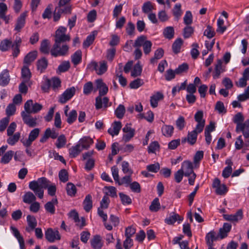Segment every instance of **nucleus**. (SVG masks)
Returning a JSON list of instances; mask_svg holds the SVG:
<instances>
[{"instance_id": "1", "label": "nucleus", "mask_w": 249, "mask_h": 249, "mask_svg": "<svg viewBox=\"0 0 249 249\" xmlns=\"http://www.w3.org/2000/svg\"><path fill=\"white\" fill-rule=\"evenodd\" d=\"M51 184L46 178H39L36 181H32L29 183V187L39 198H42L44 195V189H47Z\"/></svg>"}, {"instance_id": "2", "label": "nucleus", "mask_w": 249, "mask_h": 249, "mask_svg": "<svg viewBox=\"0 0 249 249\" xmlns=\"http://www.w3.org/2000/svg\"><path fill=\"white\" fill-rule=\"evenodd\" d=\"M95 84L96 89L95 90H99V95L95 98V106L97 108L101 107V96H103L107 94L108 91V87L103 82L101 79H97L95 81Z\"/></svg>"}, {"instance_id": "3", "label": "nucleus", "mask_w": 249, "mask_h": 249, "mask_svg": "<svg viewBox=\"0 0 249 249\" xmlns=\"http://www.w3.org/2000/svg\"><path fill=\"white\" fill-rule=\"evenodd\" d=\"M69 49V46L66 44L61 46V43H54L50 50V53L52 56L55 57L58 56H65L68 54Z\"/></svg>"}, {"instance_id": "4", "label": "nucleus", "mask_w": 249, "mask_h": 249, "mask_svg": "<svg viewBox=\"0 0 249 249\" xmlns=\"http://www.w3.org/2000/svg\"><path fill=\"white\" fill-rule=\"evenodd\" d=\"M66 28L64 27H59L55 32L54 43H61L66 41H69L71 37L69 35H66Z\"/></svg>"}, {"instance_id": "5", "label": "nucleus", "mask_w": 249, "mask_h": 249, "mask_svg": "<svg viewBox=\"0 0 249 249\" xmlns=\"http://www.w3.org/2000/svg\"><path fill=\"white\" fill-rule=\"evenodd\" d=\"M39 133V128H34L30 132L28 139H22L20 140V142L23 146L26 147H29L32 145V142L38 137Z\"/></svg>"}, {"instance_id": "6", "label": "nucleus", "mask_w": 249, "mask_h": 249, "mask_svg": "<svg viewBox=\"0 0 249 249\" xmlns=\"http://www.w3.org/2000/svg\"><path fill=\"white\" fill-rule=\"evenodd\" d=\"M236 132H242L243 135L245 138V147H249V119L247 120L243 124L237 129Z\"/></svg>"}, {"instance_id": "7", "label": "nucleus", "mask_w": 249, "mask_h": 249, "mask_svg": "<svg viewBox=\"0 0 249 249\" xmlns=\"http://www.w3.org/2000/svg\"><path fill=\"white\" fill-rule=\"evenodd\" d=\"M45 237L46 240L50 243H53L55 240H59L61 239L58 231L53 230L52 228H49L45 231Z\"/></svg>"}, {"instance_id": "8", "label": "nucleus", "mask_w": 249, "mask_h": 249, "mask_svg": "<svg viewBox=\"0 0 249 249\" xmlns=\"http://www.w3.org/2000/svg\"><path fill=\"white\" fill-rule=\"evenodd\" d=\"M74 87L67 89L59 97L58 101L61 104H65L70 100L75 93Z\"/></svg>"}, {"instance_id": "9", "label": "nucleus", "mask_w": 249, "mask_h": 249, "mask_svg": "<svg viewBox=\"0 0 249 249\" xmlns=\"http://www.w3.org/2000/svg\"><path fill=\"white\" fill-rule=\"evenodd\" d=\"M212 186L215 189V193L218 195H225L228 190L226 185L221 184L220 180L218 178H215L213 180Z\"/></svg>"}, {"instance_id": "10", "label": "nucleus", "mask_w": 249, "mask_h": 249, "mask_svg": "<svg viewBox=\"0 0 249 249\" xmlns=\"http://www.w3.org/2000/svg\"><path fill=\"white\" fill-rule=\"evenodd\" d=\"M30 114L25 113V111H22L21 115L24 124L30 127H34L37 124V118L36 117H33Z\"/></svg>"}, {"instance_id": "11", "label": "nucleus", "mask_w": 249, "mask_h": 249, "mask_svg": "<svg viewBox=\"0 0 249 249\" xmlns=\"http://www.w3.org/2000/svg\"><path fill=\"white\" fill-rule=\"evenodd\" d=\"M203 112L201 110H199L196 112L195 115V120L197 123L196 127L198 132H201L203 131L205 125V121L203 119Z\"/></svg>"}, {"instance_id": "12", "label": "nucleus", "mask_w": 249, "mask_h": 249, "mask_svg": "<svg viewBox=\"0 0 249 249\" xmlns=\"http://www.w3.org/2000/svg\"><path fill=\"white\" fill-rule=\"evenodd\" d=\"M123 131L125 133L123 135V140L127 142L134 137L135 130L131 127L130 124H127L123 128Z\"/></svg>"}, {"instance_id": "13", "label": "nucleus", "mask_w": 249, "mask_h": 249, "mask_svg": "<svg viewBox=\"0 0 249 249\" xmlns=\"http://www.w3.org/2000/svg\"><path fill=\"white\" fill-rule=\"evenodd\" d=\"M224 218L227 221L232 222H237L242 219L243 213L242 209H239L234 214H224Z\"/></svg>"}, {"instance_id": "14", "label": "nucleus", "mask_w": 249, "mask_h": 249, "mask_svg": "<svg viewBox=\"0 0 249 249\" xmlns=\"http://www.w3.org/2000/svg\"><path fill=\"white\" fill-rule=\"evenodd\" d=\"M180 170H182L185 176H189L190 174L194 173L193 163L189 160H185L182 162Z\"/></svg>"}, {"instance_id": "15", "label": "nucleus", "mask_w": 249, "mask_h": 249, "mask_svg": "<svg viewBox=\"0 0 249 249\" xmlns=\"http://www.w3.org/2000/svg\"><path fill=\"white\" fill-rule=\"evenodd\" d=\"M27 222L28 226L25 230L28 232H31L37 226V221L34 216L28 215L27 216Z\"/></svg>"}, {"instance_id": "16", "label": "nucleus", "mask_w": 249, "mask_h": 249, "mask_svg": "<svg viewBox=\"0 0 249 249\" xmlns=\"http://www.w3.org/2000/svg\"><path fill=\"white\" fill-rule=\"evenodd\" d=\"M69 215L70 217L76 223V225L80 228H82L85 225V219L82 217L81 221L79 218L78 213L75 210L71 211L69 213Z\"/></svg>"}, {"instance_id": "17", "label": "nucleus", "mask_w": 249, "mask_h": 249, "mask_svg": "<svg viewBox=\"0 0 249 249\" xmlns=\"http://www.w3.org/2000/svg\"><path fill=\"white\" fill-rule=\"evenodd\" d=\"M10 80L9 71L5 69L0 74V85L2 87L7 86Z\"/></svg>"}, {"instance_id": "18", "label": "nucleus", "mask_w": 249, "mask_h": 249, "mask_svg": "<svg viewBox=\"0 0 249 249\" xmlns=\"http://www.w3.org/2000/svg\"><path fill=\"white\" fill-rule=\"evenodd\" d=\"M90 244L93 249H101L103 246L102 238L99 235H95L90 240Z\"/></svg>"}, {"instance_id": "19", "label": "nucleus", "mask_w": 249, "mask_h": 249, "mask_svg": "<svg viewBox=\"0 0 249 249\" xmlns=\"http://www.w3.org/2000/svg\"><path fill=\"white\" fill-rule=\"evenodd\" d=\"M11 230L14 235L18 240L20 246V249H25L24 239L20 235L18 230L14 227H11Z\"/></svg>"}, {"instance_id": "20", "label": "nucleus", "mask_w": 249, "mask_h": 249, "mask_svg": "<svg viewBox=\"0 0 249 249\" xmlns=\"http://www.w3.org/2000/svg\"><path fill=\"white\" fill-rule=\"evenodd\" d=\"M57 199L56 198H53L51 201L47 202L45 204L44 208L47 212L53 214L55 211V205H57Z\"/></svg>"}, {"instance_id": "21", "label": "nucleus", "mask_w": 249, "mask_h": 249, "mask_svg": "<svg viewBox=\"0 0 249 249\" xmlns=\"http://www.w3.org/2000/svg\"><path fill=\"white\" fill-rule=\"evenodd\" d=\"M217 236H216V232L212 231L210 232H208L205 237V240L206 242V244L208 245V247L212 248L213 247V241L216 240L217 239Z\"/></svg>"}, {"instance_id": "22", "label": "nucleus", "mask_w": 249, "mask_h": 249, "mask_svg": "<svg viewBox=\"0 0 249 249\" xmlns=\"http://www.w3.org/2000/svg\"><path fill=\"white\" fill-rule=\"evenodd\" d=\"M163 94L160 92H157L150 97V105L155 108L158 106V102L163 99Z\"/></svg>"}, {"instance_id": "23", "label": "nucleus", "mask_w": 249, "mask_h": 249, "mask_svg": "<svg viewBox=\"0 0 249 249\" xmlns=\"http://www.w3.org/2000/svg\"><path fill=\"white\" fill-rule=\"evenodd\" d=\"M112 128L108 129V133L112 136L117 135L122 128V123L120 121H115L112 124Z\"/></svg>"}, {"instance_id": "24", "label": "nucleus", "mask_w": 249, "mask_h": 249, "mask_svg": "<svg viewBox=\"0 0 249 249\" xmlns=\"http://www.w3.org/2000/svg\"><path fill=\"white\" fill-rule=\"evenodd\" d=\"M83 149L80 146V144H76L75 145L71 146L69 149V156L71 158H74L80 154Z\"/></svg>"}, {"instance_id": "25", "label": "nucleus", "mask_w": 249, "mask_h": 249, "mask_svg": "<svg viewBox=\"0 0 249 249\" xmlns=\"http://www.w3.org/2000/svg\"><path fill=\"white\" fill-rule=\"evenodd\" d=\"M200 132H198L196 127L191 132H189L187 135V142L191 145H194L196 141L197 134Z\"/></svg>"}, {"instance_id": "26", "label": "nucleus", "mask_w": 249, "mask_h": 249, "mask_svg": "<svg viewBox=\"0 0 249 249\" xmlns=\"http://www.w3.org/2000/svg\"><path fill=\"white\" fill-rule=\"evenodd\" d=\"M26 14L24 13H22L18 18L15 26V30L19 32L23 28L25 23V18Z\"/></svg>"}, {"instance_id": "27", "label": "nucleus", "mask_w": 249, "mask_h": 249, "mask_svg": "<svg viewBox=\"0 0 249 249\" xmlns=\"http://www.w3.org/2000/svg\"><path fill=\"white\" fill-rule=\"evenodd\" d=\"M183 219V217H180L178 214L173 213L169 217L165 218V222L168 225H172L177 220L181 221Z\"/></svg>"}, {"instance_id": "28", "label": "nucleus", "mask_w": 249, "mask_h": 249, "mask_svg": "<svg viewBox=\"0 0 249 249\" xmlns=\"http://www.w3.org/2000/svg\"><path fill=\"white\" fill-rule=\"evenodd\" d=\"M93 143V141L92 139L89 137H84L80 140L78 144H80L82 149H87Z\"/></svg>"}, {"instance_id": "29", "label": "nucleus", "mask_w": 249, "mask_h": 249, "mask_svg": "<svg viewBox=\"0 0 249 249\" xmlns=\"http://www.w3.org/2000/svg\"><path fill=\"white\" fill-rule=\"evenodd\" d=\"M37 55V51H34L29 53L24 58V63L28 66L31 64L36 58Z\"/></svg>"}, {"instance_id": "30", "label": "nucleus", "mask_w": 249, "mask_h": 249, "mask_svg": "<svg viewBox=\"0 0 249 249\" xmlns=\"http://www.w3.org/2000/svg\"><path fill=\"white\" fill-rule=\"evenodd\" d=\"M82 53L80 50L76 51L71 56V62L76 66L82 61Z\"/></svg>"}, {"instance_id": "31", "label": "nucleus", "mask_w": 249, "mask_h": 249, "mask_svg": "<svg viewBox=\"0 0 249 249\" xmlns=\"http://www.w3.org/2000/svg\"><path fill=\"white\" fill-rule=\"evenodd\" d=\"M84 209L86 212H89L92 207V196L90 195H87L83 201Z\"/></svg>"}, {"instance_id": "32", "label": "nucleus", "mask_w": 249, "mask_h": 249, "mask_svg": "<svg viewBox=\"0 0 249 249\" xmlns=\"http://www.w3.org/2000/svg\"><path fill=\"white\" fill-rule=\"evenodd\" d=\"M48 64V62L47 59L45 57H43L40 59H39L37 61V68L41 73L44 71L46 69Z\"/></svg>"}, {"instance_id": "33", "label": "nucleus", "mask_w": 249, "mask_h": 249, "mask_svg": "<svg viewBox=\"0 0 249 249\" xmlns=\"http://www.w3.org/2000/svg\"><path fill=\"white\" fill-rule=\"evenodd\" d=\"M174 128L171 125H163L161 128L162 134L166 137H170L174 132Z\"/></svg>"}, {"instance_id": "34", "label": "nucleus", "mask_w": 249, "mask_h": 249, "mask_svg": "<svg viewBox=\"0 0 249 249\" xmlns=\"http://www.w3.org/2000/svg\"><path fill=\"white\" fill-rule=\"evenodd\" d=\"M21 77L25 82H29L31 77V73L28 66L24 65L21 69Z\"/></svg>"}, {"instance_id": "35", "label": "nucleus", "mask_w": 249, "mask_h": 249, "mask_svg": "<svg viewBox=\"0 0 249 249\" xmlns=\"http://www.w3.org/2000/svg\"><path fill=\"white\" fill-rule=\"evenodd\" d=\"M183 41L180 38H177L172 45V50L175 54L178 53L183 44Z\"/></svg>"}, {"instance_id": "36", "label": "nucleus", "mask_w": 249, "mask_h": 249, "mask_svg": "<svg viewBox=\"0 0 249 249\" xmlns=\"http://www.w3.org/2000/svg\"><path fill=\"white\" fill-rule=\"evenodd\" d=\"M36 196L31 192L26 193L23 196V201L27 204H31L35 201Z\"/></svg>"}, {"instance_id": "37", "label": "nucleus", "mask_w": 249, "mask_h": 249, "mask_svg": "<svg viewBox=\"0 0 249 249\" xmlns=\"http://www.w3.org/2000/svg\"><path fill=\"white\" fill-rule=\"evenodd\" d=\"M244 120V116L241 112H238L234 115L233 122L236 124V129H237L243 124Z\"/></svg>"}, {"instance_id": "38", "label": "nucleus", "mask_w": 249, "mask_h": 249, "mask_svg": "<svg viewBox=\"0 0 249 249\" xmlns=\"http://www.w3.org/2000/svg\"><path fill=\"white\" fill-rule=\"evenodd\" d=\"M66 191L67 195L71 197L75 196L77 192V189L75 186L71 182L67 183Z\"/></svg>"}, {"instance_id": "39", "label": "nucleus", "mask_w": 249, "mask_h": 249, "mask_svg": "<svg viewBox=\"0 0 249 249\" xmlns=\"http://www.w3.org/2000/svg\"><path fill=\"white\" fill-rule=\"evenodd\" d=\"M50 42L48 39L42 41L40 47V51L44 54H49L50 51Z\"/></svg>"}, {"instance_id": "40", "label": "nucleus", "mask_w": 249, "mask_h": 249, "mask_svg": "<svg viewBox=\"0 0 249 249\" xmlns=\"http://www.w3.org/2000/svg\"><path fill=\"white\" fill-rule=\"evenodd\" d=\"M142 71V67L140 65V61H138L134 66L133 69L131 71V75L133 77H136L141 75Z\"/></svg>"}, {"instance_id": "41", "label": "nucleus", "mask_w": 249, "mask_h": 249, "mask_svg": "<svg viewBox=\"0 0 249 249\" xmlns=\"http://www.w3.org/2000/svg\"><path fill=\"white\" fill-rule=\"evenodd\" d=\"M174 29L172 26L166 27L163 32L164 36L167 39H171L173 38L174 36Z\"/></svg>"}, {"instance_id": "42", "label": "nucleus", "mask_w": 249, "mask_h": 249, "mask_svg": "<svg viewBox=\"0 0 249 249\" xmlns=\"http://www.w3.org/2000/svg\"><path fill=\"white\" fill-rule=\"evenodd\" d=\"M14 151L9 150L6 152L2 157L0 162L3 164H7L10 162L14 155Z\"/></svg>"}, {"instance_id": "43", "label": "nucleus", "mask_w": 249, "mask_h": 249, "mask_svg": "<svg viewBox=\"0 0 249 249\" xmlns=\"http://www.w3.org/2000/svg\"><path fill=\"white\" fill-rule=\"evenodd\" d=\"M8 136L9 137L7 140V142L11 145H14L18 141L20 137V133L19 132H17L12 135Z\"/></svg>"}, {"instance_id": "44", "label": "nucleus", "mask_w": 249, "mask_h": 249, "mask_svg": "<svg viewBox=\"0 0 249 249\" xmlns=\"http://www.w3.org/2000/svg\"><path fill=\"white\" fill-rule=\"evenodd\" d=\"M96 35L95 32H93L92 34L88 36L86 40L83 42V46L84 48H88L91 44H92L95 39V36Z\"/></svg>"}, {"instance_id": "45", "label": "nucleus", "mask_w": 249, "mask_h": 249, "mask_svg": "<svg viewBox=\"0 0 249 249\" xmlns=\"http://www.w3.org/2000/svg\"><path fill=\"white\" fill-rule=\"evenodd\" d=\"M160 208V204L158 198H155L152 201L150 206H149V210L152 212H157Z\"/></svg>"}, {"instance_id": "46", "label": "nucleus", "mask_w": 249, "mask_h": 249, "mask_svg": "<svg viewBox=\"0 0 249 249\" xmlns=\"http://www.w3.org/2000/svg\"><path fill=\"white\" fill-rule=\"evenodd\" d=\"M12 44L11 40L7 39H4L0 43V50L2 52L7 51L12 46Z\"/></svg>"}, {"instance_id": "47", "label": "nucleus", "mask_w": 249, "mask_h": 249, "mask_svg": "<svg viewBox=\"0 0 249 249\" xmlns=\"http://www.w3.org/2000/svg\"><path fill=\"white\" fill-rule=\"evenodd\" d=\"M66 121L69 124H72L77 119V113L75 110H72L67 115Z\"/></svg>"}, {"instance_id": "48", "label": "nucleus", "mask_w": 249, "mask_h": 249, "mask_svg": "<svg viewBox=\"0 0 249 249\" xmlns=\"http://www.w3.org/2000/svg\"><path fill=\"white\" fill-rule=\"evenodd\" d=\"M70 68V63L69 61H64L58 66L57 72L62 73L68 71Z\"/></svg>"}, {"instance_id": "49", "label": "nucleus", "mask_w": 249, "mask_h": 249, "mask_svg": "<svg viewBox=\"0 0 249 249\" xmlns=\"http://www.w3.org/2000/svg\"><path fill=\"white\" fill-rule=\"evenodd\" d=\"M222 62L221 60L218 59L215 66V73L213 75L214 78H218L220 73L223 72V70L222 69Z\"/></svg>"}, {"instance_id": "50", "label": "nucleus", "mask_w": 249, "mask_h": 249, "mask_svg": "<svg viewBox=\"0 0 249 249\" xmlns=\"http://www.w3.org/2000/svg\"><path fill=\"white\" fill-rule=\"evenodd\" d=\"M100 67H98L97 74L102 75L105 73L107 69V63L105 61H102L99 62Z\"/></svg>"}, {"instance_id": "51", "label": "nucleus", "mask_w": 249, "mask_h": 249, "mask_svg": "<svg viewBox=\"0 0 249 249\" xmlns=\"http://www.w3.org/2000/svg\"><path fill=\"white\" fill-rule=\"evenodd\" d=\"M119 195L121 198L122 203L124 205H130L132 203V200L128 196L124 194L123 193H120Z\"/></svg>"}, {"instance_id": "52", "label": "nucleus", "mask_w": 249, "mask_h": 249, "mask_svg": "<svg viewBox=\"0 0 249 249\" xmlns=\"http://www.w3.org/2000/svg\"><path fill=\"white\" fill-rule=\"evenodd\" d=\"M67 142L66 138L64 135H60L57 139L55 145L58 148H61L65 146Z\"/></svg>"}, {"instance_id": "53", "label": "nucleus", "mask_w": 249, "mask_h": 249, "mask_svg": "<svg viewBox=\"0 0 249 249\" xmlns=\"http://www.w3.org/2000/svg\"><path fill=\"white\" fill-rule=\"evenodd\" d=\"M173 12L174 16L176 18V20H178L182 15L181 4L179 3L176 4L173 9Z\"/></svg>"}, {"instance_id": "54", "label": "nucleus", "mask_w": 249, "mask_h": 249, "mask_svg": "<svg viewBox=\"0 0 249 249\" xmlns=\"http://www.w3.org/2000/svg\"><path fill=\"white\" fill-rule=\"evenodd\" d=\"M125 111L124 106L120 105L115 111V114L116 117L119 119H122L124 114Z\"/></svg>"}, {"instance_id": "55", "label": "nucleus", "mask_w": 249, "mask_h": 249, "mask_svg": "<svg viewBox=\"0 0 249 249\" xmlns=\"http://www.w3.org/2000/svg\"><path fill=\"white\" fill-rule=\"evenodd\" d=\"M143 84V80L140 78H137L129 84V87L131 89H137Z\"/></svg>"}, {"instance_id": "56", "label": "nucleus", "mask_w": 249, "mask_h": 249, "mask_svg": "<svg viewBox=\"0 0 249 249\" xmlns=\"http://www.w3.org/2000/svg\"><path fill=\"white\" fill-rule=\"evenodd\" d=\"M125 30L128 35L131 36H133L135 34V25L131 21L128 22L126 26Z\"/></svg>"}, {"instance_id": "57", "label": "nucleus", "mask_w": 249, "mask_h": 249, "mask_svg": "<svg viewBox=\"0 0 249 249\" xmlns=\"http://www.w3.org/2000/svg\"><path fill=\"white\" fill-rule=\"evenodd\" d=\"M188 65L186 63H184L181 65H179L178 67V68H177L175 70V72L177 74H180L183 72H186L188 71Z\"/></svg>"}, {"instance_id": "58", "label": "nucleus", "mask_w": 249, "mask_h": 249, "mask_svg": "<svg viewBox=\"0 0 249 249\" xmlns=\"http://www.w3.org/2000/svg\"><path fill=\"white\" fill-rule=\"evenodd\" d=\"M131 175L129 174L128 176H125L121 180H119L118 181V183L119 185H122L123 184L125 185V186L127 187L130 184V182L132 181V178H131Z\"/></svg>"}, {"instance_id": "59", "label": "nucleus", "mask_w": 249, "mask_h": 249, "mask_svg": "<svg viewBox=\"0 0 249 249\" xmlns=\"http://www.w3.org/2000/svg\"><path fill=\"white\" fill-rule=\"evenodd\" d=\"M193 48L191 51V54L192 57L196 59L197 58L198 55L199 54V52L197 50V48L199 47L198 44L196 43H194L192 45Z\"/></svg>"}, {"instance_id": "60", "label": "nucleus", "mask_w": 249, "mask_h": 249, "mask_svg": "<svg viewBox=\"0 0 249 249\" xmlns=\"http://www.w3.org/2000/svg\"><path fill=\"white\" fill-rule=\"evenodd\" d=\"M176 125L177 127L179 130H182L185 125V119L183 116H179L176 121Z\"/></svg>"}, {"instance_id": "61", "label": "nucleus", "mask_w": 249, "mask_h": 249, "mask_svg": "<svg viewBox=\"0 0 249 249\" xmlns=\"http://www.w3.org/2000/svg\"><path fill=\"white\" fill-rule=\"evenodd\" d=\"M93 89V84L91 82L86 83L83 87V93L85 95L89 94Z\"/></svg>"}, {"instance_id": "62", "label": "nucleus", "mask_w": 249, "mask_h": 249, "mask_svg": "<svg viewBox=\"0 0 249 249\" xmlns=\"http://www.w3.org/2000/svg\"><path fill=\"white\" fill-rule=\"evenodd\" d=\"M50 81L51 87L54 90L61 86V81L59 78L53 77L51 79H50Z\"/></svg>"}, {"instance_id": "63", "label": "nucleus", "mask_w": 249, "mask_h": 249, "mask_svg": "<svg viewBox=\"0 0 249 249\" xmlns=\"http://www.w3.org/2000/svg\"><path fill=\"white\" fill-rule=\"evenodd\" d=\"M146 36H141L138 37L136 39L133 46L135 48H139L142 46H143L146 41Z\"/></svg>"}, {"instance_id": "64", "label": "nucleus", "mask_w": 249, "mask_h": 249, "mask_svg": "<svg viewBox=\"0 0 249 249\" xmlns=\"http://www.w3.org/2000/svg\"><path fill=\"white\" fill-rule=\"evenodd\" d=\"M160 169V165L158 162L154 164L148 165L146 166V169L148 172L153 173H157Z\"/></svg>"}]
</instances>
